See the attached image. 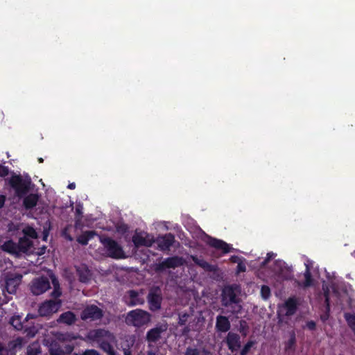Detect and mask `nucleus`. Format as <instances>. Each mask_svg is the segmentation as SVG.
<instances>
[{
  "mask_svg": "<svg viewBox=\"0 0 355 355\" xmlns=\"http://www.w3.org/2000/svg\"><path fill=\"white\" fill-rule=\"evenodd\" d=\"M67 187L69 189H74L76 188V184L74 182L70 183Z\"/></svg>",
  "mask_w": 355,
  "mask_h": 355,
  "instance_id": "nucleus-53",
  "label": "nucleus"
},
{
  "mask_svg": "<svg viewBox=\"0 0 355 355\" xmlns=\"http://www.w3.org/2000/svg\"><path fill=\"white\" fill-rule=\"evenodd\" d=\"M76 216H82L83 215V207L81 205H76Z\"/></svg>",
  "mask_w": 355,
  "mask_h": 355,
  "instance_id": "nucleus-45",
  "label": "nucleus"
},
{
  "mask_svg": "<svg viewBox=\"0 0 355 355\" xmlns=\"http://www.w3.org/2000/svg\"><path fill=\"white\" fill-rule=\"evenodd\" d=\"M125 355H131L130 352L127 351V352H125L124 353Z\"/></svg>",
  "mask_w": 355,
  "mask_h": 355,
  "instance_id": "nucleus-59",
  "label": "nucleus"
},
{
  "mask_svg": "<svg viewBox=\"0 0 355 355\" xmlns=\"http://www.w3.org/2000/svg\"><path fill=\"white\" fill-rule=\"evenodd\" d=\"M304 282L303 283V286L304 287L311 286L313 284V278L311 272L310 268L309 265L306 264V270L304 273Z\"/></svg>",
  "mask_w": 355,
  "mask_h": 355,
  "instance_id": "nucleus-30",
  "label": "nucleus"
},
{
  "mask_svg": "<svg viewBox=\"0 0 355 355\" xmlns=\"http://www.w3.org/2000/svg\"><path fill=\"white\" fill-rule=\"evenodd\" d=\"M149 309L152 311H156L161 309L162 302V293L159 286L152 287L147 296Z\"/></svg>",
  "mask_w": 355,
  "mask_h": 355,
  "instance_id": "nucleus-8",
  "label": "nucleus"
},
{
  "mask_svg": "<svg viewBox=\"0 0 355 355\" xmlns=\"http://www.w3.org/2000/svg\"><path fill=\"white\" fill-rule=\"evenodd\" d=\"M8 183L19 198H24L31 190V179H23L20 175H12Z\"/></svg>",
  "mask_w": 355,
  "mask_h": 355,
  "instance_id": "nucleus-5",
  "label": "nucleus"
},
{
  "mask_svg": "<svg viewBox=\"0 0 355 355\" xmlns=\"http://www.w3.org/2000/svg\"><path fill=\"white\" fill-rule=\"evenodd\" d=\"M74 347L73 345H67L65 346V354H71L73 350Z\"/></svg>",
  "mask_w": 355,
  "mask_h": 355,
  "instance_id": "nucleus-46",
  "label": "nucleus"
},
{
  "mask_svg": "<svg viewBox=\"0 0 355 355\" xmlns=\"http://www.w3.org/2000/svg\"><path fill=\"white\" fill-rule=\"evenodd\" d=\"M100 347L108 355H116V352L112 345L107 340H103L100 343Z\"/></svg>",
  "mask_w": 355,
  "mask_h": 355,
  "instance_id": "nucleus-29",
  "label": "nucleus"
},
{
  "mask_svg": "<svg viewBox=\"0 0 355 355\" xmlns=\"http://www.w3.org/2000/svg\"><path fill=\"white\" fill-rule=\"evenodd\" d=\"M240 293V286L236 284L225 286L221 292L222 305L225 307L231 306L233 314H238L242 310L241 299L238 296Z\"/></svg>",
  "mask_w": 355,
  "mask_h": 355,
  "instance_id": "nucleus-2",
  "label": "nucleus"
},
{
  "mask_svg": "<svg viewBox=\"0 0 355 355\" xmlns=\"http://www.w3.org/2000/svg\"><path fill=\"white\" fill-rule=\"evenodd\" d=\"M105 333H106V331L104 329H95L89 333V338L94 340L98 341V340L100 338L105 336Z\"/></svg>",
  "mask_w": 355,
  "mask_h": 355,
  "instance_id": "nucleus-31",
  "label": "nucleus"
},
{
  "mask_svg": "<svg viewBox=\"0 0 355 355\" xmlns=\"http://www.w3.org/2000/svg\"><path fill=\"white\" fill-rule=\"evenodd\" d=\"M226 343L232 352H236L241 347L240 336L234 332H229L226 337Z\"/></svg>",
  "mask_w": 355,
  "mask_h": 355,
  "instance_id": "nucleus-17",
  "label": "nucleus"
},
{
  "mask_svg": "<svg viewBox=\"0 0 355 355\" xmlns=\"http://www.w3.org/2000/svg\"><path fill=\"white\" fill-rule=\"evenodd\" d=\"M38 162H39V163H43V162H44L43 158H42V157L38 158Z\"/></svg>",
  "mask_w": 355,
  "mask_h": 355,
  "instance_id": "nucleus-57",
  "label": "nucleus"
},
{
  "mask_svg": "<svg viewBox=\"0 0 355 355\" xmlns=\"http://www.w3.org/2000/svg\"><path fill=\"white\" fill-rule=\"evenodd\" d=\"M289 339L285 343V350L288 352L290 350L294 351L296 345V335L294 330L289 332Z\"/></svg>",
  "mask_w": 355,
  "mask_h": 355,
  "instance_id": "nucleus-27",
  "label": "nucleus"
},
{
  "mask_svg": "<svg viewBox=\"0 0 355 355\" xmlns=\"http://www.w3.org/2000/svg\"><path fill=\"white\" fill-rule=\"evenodd\" d=\"M7 352V347H4L1 343H0V353Z\"/></svg>",
  "mask_w": 355,
  "mask_h": 355,
  "instance_id": "nucleus-51",
  "label": "nucleus"
},
{
  "mask_svg": "<svg viewBox=\"0 0 355 355\" xmlns=\"http://www.w3.org/2000/svg\"><path fill=\"white\" fill-rule=\"evenodd\" d=\"M121 231H123V232H125L127 230V229H128L126 225L121 227Z\"/></svg>",
  "mask_w": 355,
  "mask_h": 355,
  "instance_id": "nucleus-55",
  "label": "nucleus"
},
{
  "mask_svg": "<svg viewBox=\"0 0 355 355\" xmlns=\"http://www.w3.org/2000/svg\"><path fill=\"white\" fill-rule=\"evenodd\" d=\"M82 355H100L99 352L95 349H86L83 352Z\"/></svg>",
  "mask_w": 355,
  "mask_h": 355,
  "instance_id": "nucleus-44",
  "label": "nucleus"
},
{
  "mask_svg": "<svg viewBox=\"0 0 355 355\" xmlns=\"http://www.w3.org/2000/svg\"><path fill=\"white\" fill-rule=\"evenodd\" d=\"M24 236H29L32 239H36L37 236V232L32 227H28L23 230Z\"/></svg>",
  "mask_w": 355,
  "mask_h": 355,
  "instance_id": "nucleus-34",
  "label": "nucleus"
},
{
  "mask_svg": "<svg viewBox=\"0 0 355 355\" xmlns=\"http://www.w3.org/2000/svg\"><path fill=\"white\" fill-rule=\"evenodd\" d=\"M339 355H343V354H340Z\"/></svg>",
  "mask_w": 355,
  "mask_h": 355,
  "instance_id": "nucleus-62",
  "label": "nucleus"
},
{
  "mask_svg": "<svg viewBox=\"0 0 355 355\" xmlns=\"http://www.w3.org/2000/svg\"><path fill=\"white\" fill-rule=\"evenodd\" d=\"M255 343L256 342L254 340L248 341L240 352V355H247L250 349L255 345Z\"/></svg>",
  "mask_w": 355,
  "mask_h": 355,
  "instance_id": "nucleus-33",
  "label": "nucleus"
},
{
  "mask_svg": "<svg viewBox=\"0 0 355 355\" xmlns=\"http://www.w3.org/2000/svg\"><path fill=\"white\" fill-rule=\"evenodd\" d=\"M261 295L263 299L267 300L270 296V289L269 286L263 285L261 288Z\"/></svg>",
  "mask_w": 355,
  "mask_h": 355,
  "instance_id": "nucleus-35",
  "label": "nucleus"
},
{
  "mask_svg": "<svg viewBox=\"0 0 355 355\" xmlns=\"http://www.w3.org/2000/svg\"><path fill=\"white\" fill-rule=\"evenodd\" d=\"M35 318V315L31 313H28L26 315V317L24 319L25 322H27L29 319H34Z\"/></svg>",
  "mask_w": 355,
  "mask_h": 355,
  "instance_id": "nucleus-50",
  "label": "nucleus"
},
{
  "mask_svg": "<svg viewBox=\"0 0 355 355\" xmlns=\"http://www.w3.org/2000/svg\"><path fill=\"white\" fill-rule=\"evenodd\" d=\"M51 288L49 279L46 276H40L32 279L29 289L33 295H40Z\"/></svg>",
  "mask_w": 355,
  "mask_h": 355,
  "instance_id": "nucleus-6",
  "label": "nucleus"
},
{
  "mask_svg": "<svg viewBox=\"0 0 355 355\" xmlns=\"http://www.w3.org/2000/svg\"><path fill=\"white\" fill-rule=\"evenodd\" d=\"M275 254L273 253L272 252H270L268 253H267V256L265 258V259L261 262V266H265L266 265H267L269 261L273 258L275 257Z\"/></svg>",
  "mask_w": 355,
  "mask_h": 355,
  "instance_id": "nucleus-38",
  "label": "nucleus"
},
{
  "mask_svg": "<svg viewBox=\"0 0 355 355\" xmlns=\"http://www.w3.org/2000/svg\"><path fill=\"white\" fill-rule=\"evenodd\" d=\"M166 324H158L147 331L146 340L149 343H155L161 338L162 333L166 331Z\"/></svg>",
  "mask_w": 355,
  "mask_h": 355,
  "instance_id": "nucleus-15",
  "label": "nucleus"
},
{
  "mask_svg": "<svg viewBox=\"0 0 355 355\" xmlns=\"http://www.w3.org/2000/svg\"><path fill=\"white\" fill-rule=\"evenodd\" d=\"M38 200L39 196L37 194L31 193L24 196L23 205L26 209H31L37 205Z\"/></svg>",
  "mask_w": 355,
  "mask_h": 355,
  "instance_id": "nucleus-21",
  "label": "nucleus"
},
{
  "mask_svg": "<svg viewBox=\"0 0 355 355\" xmlns=\"http://www.w3.org/2000/svg\"><path fill=\"white\" fill-rule=\"evenodd\" d=\"M276 265L279 264V263H281V261H275V263Z\"/></svg>",
  "mask_w": 355,
  "mask_h": 355,
  "instance_id": "nucleus-60",
  "label": "nucleus"
},
{
  "mask_svg": "<svg viewBox=\"0 0 355 355\" xmlns=\"http://www.w3.org/2000/svg\"><path fill=\"white\" fill-rule=\"evenodd\" d=\"M230 261L232 263H239L240 261V258L238 256L234 255L230 257Z\"/></svg>",
  "mask_w": 355,
  "mask_h": 355,
  "instance_id": "nucleus-49",
  "label": "nucleus"
},
{
  "mask_svg": "<svg viewBox=\"0 0 355 355\" xmlns=\"http://www.w3.org/2000/svg\"><path fill=\"white\" fill-rule=\"evenodd\" d=\"M76 270L78 280L80 282L87 283L90 280L91 272L86 266L82 265L80 266H76Z\"/></svg>",
  "mask_w": 355,
  "mask_h": 355,
  "instance_id": "nucleus-20",
  "label": "nucleus"
},
{
  "mask_svg": "<svg viewBox=\"0 0 355 355\" xmlns=\"http://www.w3.org/2000/svg\"><path fill=\"white\" fill-rule=\"evenodd\" d=\"M9 323L13 328L17 331H24L26 336L33 337L35 336L37 330L34 326L28 327L25 324L24 320H22V317L19 315H14L10 319Z\"/></svg>",
  "mask_w": 355,
  "mask_h": 355,
  "instance_id": "nucleus-7",
  "label": "nucleus"
},
{
  "mask_svg": "<svg viewBox=\"0 0 355 355\" xmlns=\"http://www.w3.org/2000/svg\"><path fill=\"white\" fill-rule=\"evenodd\" d=\"M246 270V266L243 262H239L236 266V272L238 273L243 272Z\"/></svg>",
  "mask_w": 355,
  "mask_h": 355,
  "instance_id": "nucleus-43",
  "label": "nucleus"
},
{
  "mask_svg": "<svg viewBox=\"0 0 355 355\" xmlns=\"http://www.w3.org/2000/svg\"><path fill=\"white\" fill-rule=\"evenodd\" d=\"M132 241L136 248L140 247H151L155 240L148 238V234L143 232L135 231L134 235L132 237Z\"/></svg>",
  "mask_w": 355,
  "mask_h": 355,
  "instance_id": "nucleus-12",
  "label": "nucleus"
},
{
  "mask_svg": "<svg viewBox=\"0 0 355 355\" xmlns=\"http://www.w3.org/2000/svg\"><path fill=\"white\" fill-rule=\"evenodd\" d=\"M76 320V315L72 311H66L62 313L58 321L60 323H64L68 325L73 324Z\"/></svg>",
  "mask_w": 355,
  "mask_h": 355,
  "instance_id": "nucleus-22",
  "label": "nucleus"
},
{
  "mask_svg": "<svg viewBox=\"0 0 355 355\" xmlns=\"http://www.w3.org/2000/svg\"><path fill=\"white\" fill-rule=\"evenodd\" d=\"M53 290L50 295L53 300H48L42 302L38 309L40 316L47 317L56 313L61 306L62 301L59 297L62 295V291L58 280L53 277L52 278Z\"/></svg>",
  "mask_w": 355,
  "mask_h": 355,
  "instance_id": "nucleus-1",
  "label": "nucleus"
},
{
  "mask_svg": "<svg viewBox=\"0 0 355 355\" xmlns=\"http://www.w3.org/2000/svg\"><path fill=\"white\" fill-rule=\"evenodd\" d=\"M216 330L218 332L225 333L230 329L231 324L227 317L218 315L216 320Z\"/></svg>",
  "mask_w": 355,
  "mask_h": 355,
  "instance_id": "nucleus-18",
  "label": "nucleus"
},
{
  "mask_svg": "<svg viewBox=\"0 0 355 355\" xmlns=\"http://www.w3.org/2000/svg\"><path fill=\"white\" fill-rule=\"evenodd\" d=\"M184 264V259L181 257L173 256L165 259L162 262L157 263L155 266L156 272H163L168 268H173L180 267Z\"/></svg>",
  "mask_w": 355,
  "mask_h": 355,
  "instance_id": "nucleus-9",
  "label": "nucleus"
},
{
  "mask_svg": "<svg viewBox=\"0 0 355 355\" xmlns=\"http://www.w3.org/2000/svg\"><path fill=\"white\" fill-rule=\"evenodd\" d=\"M38 351L37 349H34L33 348L28 349L27 355H37L38 354Z\"/></svg>",
  "mask_w": 355,
  "mask_h": 355,
  "instance_id": "nucleus-47",
  "label": "nucleus"
},
{
  "mask_svg": "<svg viewBox=\"0 0 355 355\" xmlns=\"http://www.w3.org/2000/svg\"><path fill=\"white\" fill-rule=\"evenodd\" d=\"M22 275L15 273L7 276L6 279V289L10 294H15L21 284Z\"/></svg>",
  "mask_w": 355,
  "mask_h": 355,
  "instance_id": "nucleus-14",
  "label": "nucleus"
},
{
  "mask_svg": "<svg viewBox=\"0 0 355 355\" xmlns=\"http://www.w3.org/2000/svg\"><path fill=\"white\" fill-rule=\"evenodd\" d=\"M175 236L171 233L159 236L155 242L157 243L158 249L162 252L169 251L171 247L175 243Z\"/></svg>",
  "mask_w": 355,
  "mask_h": 355,
  "instance_id": "nucleus-13",
  "label": "nucleus"
},
{
  "mask_svg": "<svg viewBox=\"0 0 355 355\" xmlns=\"http://www.w3.org/2000/svg\"><path fill=\"white\" fill-rule=\"evenodd\" d=\"M0 355H10V354L7 352L5 353H0Z\"/></svg>",
  "mask_w": 355,
  "mask_h": 355,
  "instance_id": "nucleus-58",
  "label": "nucleus"
},
{
  "mask_svg": "<svg viewBox=\"0 0 355 355\" xmlns=\"http://www.w3.org/2000/svg\"><path fill=\"white\" fill-rule=\"evenodd\" d=\"M69 239L71 241L72 240L71 237V236H69Z\"/></svg>",
  "mask_w": 355,
  "mask_h": 355,
  "instance_id": "nucleus-61",
  "label": "nucleus"
},
{
  "mask_svg": "<svg viewBox=\"0 0 355 355\" xmlns=\"http://www.w3.org/2000/svg\"><path fill=\"white\" fill-rule=\"evenodd\" d=\"M2 249L3 251L12 254L19 253L17 243H15L12 240L6 241L2 245Z\"/></svg>",
  "mask_w": 355,
  "mask_h": 355,
  "instance_id": "nucleus-26",
  "label": "nucleus"
},
{
  "mask_svg": "<svg viewBox=\"0 0 355 355\" xmlns=\"http://www.w3.org/2000/svg\"><path fill=\"white\" fill-rule=\"evenodd\" d=\"M324 303L326 305L327 312H329V311H330V299H329L328 291L324 292Z\"/></svg>",
  "mask_w": 355,
  "mask_h": 355,
  "instance_id": "nucleus-41",
  "label": "nucleus"
},
{
  "mask_svg": "<svg viewBox=\"0 0 355 355\" xmlns=\"http://www.w3.org/2000/svg\"><path fill=\"white\" fill-rule=\"evenodd\" d=\"M189 331V328L188 327H185L183 333H187Z\"/></svg>",
  "mask_w": 355,
  "mask_h": 355,
  "instance_id": "nucleus-56",
  "label": "nucleus"
},
{
  "mask_svg": "<svg viewBox=\"0 0 355 355\" xmlns=\"http://www.w3.org/2000/svg\"><path fill=\"white\" fill-rule=\"evenodd\" d=\"M189 317V315L187 313L180 315L179 320H178V324L180 326L185 325L188 320Z\"/></svg>",
  "mask_w": 355,
  "mask_h": 355,
  "instance_id": "nucleus-37",
  "label": "nucleus"
},
{
  "mask_svg": "<svg viewBox=\"0 0 355 355\" xmlns=\"http://www.w3.org/2000/svg\"><path fill=\"white\" fill-rule=\"evenodd\" d=\"M191 259L196 265L200 266L203 269L208 271L212 270V266L203 259H200L196 256H192Z\"/></svg>",
  "mask_w": 355,
  "mask_h": 355,
  "instance_id": "nucleus-28",
  "label": "nucleus"
},
{
  "mask_svg": "<svg viewBox=\"0 0 355 355\" xmlns=\"http://www.w3.org/2000/svg\"><path fill=\"white\" fill-rule=\"evenodd\" d=\"M100 241L103 245L107 257L114 259L125 258L123 248L113 239L110 237H100Z\"/></svg>",
  "mask_w": 355,
  "mask_h": 355,
  "instance_id": "nucleus-4",
  "label": "nucleus"
},
{
  "mask_svg": "<svg viewBox=\"0 0 355 355\" xmlns=\"http://www.w3.org/2000/svg\"><path fill=\"white\" fill-rule=\"evenodd\" d=\"M185 355H200V352L197 348L189 347L186 349Z\"/></svg>",
  "mask_w": 355,
  "mask_h": 355,
  "instance_id": "nucleus-39",
  "label": "nucleus"
},
{
  "mask_svg": "<svg viewBox=\"0 0 355 355\" xmlns=\"http://www.w3.org/2000/svg\"><path fill=\"white\" fill-rule=\"evenodd\" d=\"M299 302L295 297H290L284 303L286 309V315L291 316L294 315L298 308Z\"/></svg>",
  "mask_w": 355,
  "mask_h": 355,
  "instance_id": "nucleus-19",
  "label": "nucleus"
},
{
  "mask_svg": "<svg viewBox=\"0 0 355 355\" xmlns=\"http://www.w3.org/2000/svg\"><path fill=\"white\" fill-rule=\"evenodd\" d=\"M150 320L151 314L141 309L130 311L125 317V323L128 326H133L137 328L148 324Z\"/></svg>",
  "mask_w": 355,
  "mask_h": 355,
  "instance_id": "nucleus-3",
  "label": "nucleus"
},
{
  "mask_svg": "<svg viewBox=\"0 0 355 355\" xmlns=\"http://www.w3.org/2000/svg\"><path fill=\"white\" fill-rule=\"evenodd\" d=\"M9 173V168L8 166H5L0 164V177L4 178Z\"/></svg>",
  "mask_w": 355,
  "mask_h": 355,
  "instance_id": "nucleus-40",
  "label": "nucleus"
},
{
  "mask_svg": "<svg viewBox=\"0 0 355 355\" xmlns=\"http://www.w3.org/2000/svg\"><path fill=\"white\" fill-rule=\"evenodd\" d=\"M103 316V312L101 309L96 305L87 306L81 312L80 318L83 320H89L94 321L100 320Z\"/></svg>",
  "mask_w": 355,
  "mask_h": 355,
  "instance_id": "nucleus-10",
  "label": "nucleus"
},
{
  "mask_svg": "<svg viewBox=\"0 0 355 355\" xmlns=\"http://www.w3.org/2000/svg\"><path fill=\"white\" fill-rule=\"evenodd\" d=\"M142 295V290H140V291L129 290L123 296V301L128 306L141 305L145 302Z\"/></svg>",
  "mask_w": 355,
  "mask_h": 355,
  "instance_id": "nucleus-11",
  "label": "nucleus"
},
{
  "mask_svg": "<svg viewBox=\"0 0 355 355\" xmlns=\"http://www.w3.org/2000/svg\"><path fill=\"white\" fill-rule=\"evenodd\" d=\"M21 345L22 338L18 337L16 339L11 340L8 343V347H6L7 352L10 354V355H16L17 348H20Z\"/></svg>",
  "mask_w": 355,
  "mask_h": 355,
  "instance_id": "nucleus-25",
  "label": "nucleus"
},
{
  "mask_svg": "<svg viewBox=\"0 0 355 355\" xmlns=\"http://www.w3.org/2000/svg\"><path fill=\"white\" fill-rule=\"evenodd\" d=\"M33 245V242L26 236H23L19 239L17 246L19 247V252H28Z\"/></svg>",
  "mask_w": 355,
  "mask_h": 355,
  "instance_id": "nucleus-24",
  "label": "nucleus"
},
{
  "mask_svg": "<svg viewBox=\"0 0 355 355\" xmlns=\"http://www.w3.org/2000/svg\"><path fill=\"white\" fill-rule=\"evenodd\" d=\"M329 318V312L326 315H321L320 318L322 321H326Z\"/></svg>",
  "mask_w": 355,
  "mask_h": 355,
  "instance_id": "nucleus-52",
  "label": "nucleus"
},
{
  "mask_svg": "<svg viewBox=\"0 0 355 355\" xmlns=\"http://www.w3.org/2000/svg\"><path fill=\"white\" fill-rule=\"evenodd\" d=\"M207 244L216 250H221L223 254H227L233 249L230 245L223 240L207 236Z\"/></svg>",
  "mask_w": 355,
  "mask_h": 355,
  "instance_id": "nucleus-16",
  "label": "nucleus"
},
{
  "mask_svg": "<svg viewBox=\"0 0 355 355\" xmlns=\"http://www.w3.org/2000/svg\"><path fill=\"white\" fill-rule=\"evenodd\" d=\"M96 234L94 230L85 231L77 237V241L82 245H86L89 241L93 239Z\"/></svg>",
  "mask_w": 355,
  "mask_h": 355,
  "instance_id": "nucleus-23",
  "label": "nucleus"
},
{
  "mask_svg": "<svg viewBox=\"0 0 355 355\" xmlns=\"http://www.w3.org/2000/svg\"><path fill=\"white\" fill-rule=\"evenodd\" d=\"M6 197L3 195H0V209H1L5 204Z\"/></svg>",
  "mask_w": 355,
  "mask_h": 355,
  "instance_id": "nucleus-48",
  "label": "nucleus"
},
{
  "mask_svg": "<svg viewBox=\"0 0 355 355\" xmlns=\"http://www.w3.org/2000/svg\"><path fill=\"white\" fill-rule=\"evenodd\" d=\"M307 328L310 331H314L316 329V323L313 320H309L306 322L305 327L304 328Z\"/></svg>",
  "mask_w": 355,
  "mask_h": 355,
  "instance_id": "nucleus-42",
  "label": "nucleus"
},
{
  "mask_svg": "<svg viewBox=\"0 0 355 355\" xmlns=\"http://www.w3.org/2000/svg\"><path fill=\"white\" fill-rule=\"evenodd\" d=\"M49 351L51 355H65V352L60 347H51Z\"/></svg>",
  "mask_w": 355,
  "mask_h": 355,
  "instance_id": "nucleus-36",
  "label": "nucleus"
},
{
  "mask_svg": "<svg viewBox=\"0 0 355 355\" xmlns=\"http://www.w3.org/2000/svg\"><path fill=\"white\" fill-rule=\"evenodd\" d=\"M344 318L348 326L355 334V313H345Z\"/></svg>",
  "mask_w": 355,
  "mask_h": 355,
  "instance_id": "nucleus-32",
  "label": "nucleus"
},
{
  "mask_svg": "<svg viewBox=\"0 0 355 355\" xmlns=\"http://www.w3.org/2000/svg\"><path fill=\"white\" fill-rule=\"evenodd\" d=\"M147 355H156V354L153 350H150L147 352Z\"/></svg>",
  "mask_w": 355,
  "mask_h": 355,
  "instance_id": "nucleus-54",
  "label": "nucleus"
}]
</instances>
